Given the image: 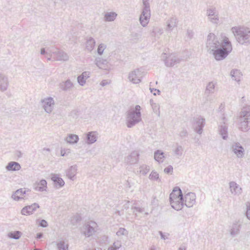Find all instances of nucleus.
Segmentation results:
<instances>
[{
	"label": "nucleus",
	"instance_id": "obj_24",
	"mask_svg": "<svg viewBox=\"0 0 250 250\" xmlns=\"http://www.w3.org/2000/svg\"><path fill=\"white\" fill-rule=\"evenodd\" d=\"M5 168L8 171H18L21 168V167L19 163L12 161L8 163Z\"/></svg>",
	"mask_w": 250,
	"mask_h": 250
},
{
	"label": "nucleus",
	"instance_id": "obj_21",
	"mask_svg": "<svg viewBox=\"0 0 250 250\" xmlns=\"http://www.w3.org/2000/svg\"><path fill=\"white\" fill-rule=\"evenodd\" d=\"M26 190L23 188H20L17 190L12 195V198L14 200L19 201L21 199H24V195L26 194Z\"/></svg>",
	"mask_w": 250,
	"mask_h": 250
},
{
	"label": "nucleus",
	"instance_id": "obj_5",
	"mask_svg": "<svg viewBox=\"0 0 250 250\" xmlns=\"http://www.w3.org/2000/svg\"><path fill=\"white\" fill-rule=\"evenodd\" d=\"M162 57L165 58L164 61L167 67H172L181 62V59L174 54L167 56L166 53H163Z\"/></svg>",
	"mask_w": 250,
	"mask_h": 250
},
{
	"label": "nucleus",
	"instance_id": "obj_58",
	"mask_svg": "<svg viewBox=\"0 0 250 250\" xmlns=\"http://www.w3.org/2000/svg\"><path fill=\"white\" fill-rule=\"evenodd\" d=\"M151 36L153 37L157 36V33H156V27H154L153 28L151 32Z\"/></svg>",
	"mask_w": 250,
	"mask_h": 250
},
{
	"label": "nucleus",
	"instance_id": "obj_38",
	"mask_svg": "<svg viewBox=\"0 0 250 250\" xmlns=\"http://www.w3.org/2000/svg\"><path fill=\"white\" fill-rule=\"evenodd\" d=\"M117 16V14L114 12H107L104 15V20L108 21H113Z\"/></svg>",
	"mask_w": 250,
	"mask_h": 250
},
{
	"label": "nucleus",
	"instance_id": "obj_20",
	"mask_svg": "<svg viewBox=\"0 0 250 250\" xmlns=\"http://www.w3.org/2000/svg\"><path fill=\"white\" fill-rule=\"evenodd\" d=\"M231 193L234 195H240L242 193V188L235 182L231 181L229 183Z\"/></svg>",
	"mask_w": 250,
	"mask_h": 250
},
{
	"label": "nucleus",
	"instance_id": "obj_64",
	"mask_svg": "<svg viewBox=\"0 0 250 250\" xmlns=\"http://www.w3.org/2000/svg\"><path fill=\"white\" fill-rule=\"evenodd\" d=\"M42 236H43L42 233L40 232V233H38L37 234V239H41L42 237Z\"/></svg>",
	"mask_w": 250,
	"mask_h": 250
},
{
	"label": "nucleus",
	"instance_id": "obj_1",
	"mask_svg": "<svg viewBox=\"0 0 250 250\" xmlns=\"http://www.w3.org/2000/svg\"><path fill=\"white\" fill-rule=\"evenodd\" d=\"M206 47L208 52L213 54L217 61L225 59L232 49L231 42L227 37L218 40L213 33H209L207 37Z\"/></svg>",
	"mask_w": 250,
	"mask_h": 250
},
{
	"label": "nucleus",
	"instance_id": "obj_62",
	"mask_svg": "<svg viewBox=\"0 0 250 250\" xmlns=\"http://www.w3.org/2000/svg\"><path fill=\"white\" fill-rule=\"evenodd\" d=\"M108 84V82L106 80H103L101 83V85L104 86Z\"/></svg>",
	"mask_w": 250,
	"mask_h": 250
},
{
	"label": "nucleus",
	"instance_id": "obj_48",
	"mask_svg": "<svg viewBox=\"0 0 250 250\" xmlns=\"http://www.w3.org/2000/svg\"><path fill=\"white\" fill-rule=\"evenodd\" d=\"M105 45L104 44H100L99 46H98V49H97V52H98V53L101 55L103 52H104V49H105Z\"/></svg>",
	"mask_w": 250,
	"mask_h": 250
},
{
	"label": "nucleus",
	"instance_id": "obj_37",
	"mask_svg": "<svg viewBox=\"0 0 250 250\" xmlns=\"http://www.w3.org/2000/svg\"><path fill=\"white\" fill-rule=\"evenodd\" d=\"M95 45V40L92 38L90 37L89 39L87 40L86 43V48L91 51L92 50Z\"/></svg>",
	"mask_w": 250,
	"mask_h": 250
},
{
	"label": "nucleus",
	"instance_id": "obj_23",
	"mask_svg": "<svg viewBox=\"0 0 250 250\" xmlns=\"http://www.w3.org/2000/svg\"><path fill=\"white\" fill-rule=\"evenodd\" d=\"M51 179L54 183L56 187L61 188L64 186V182L62 178H60L57 174H52Z\"/></svg>",
	"mask_w": 250,
	"mask_h": 250
},
{
	"label": "nucleus",
	"instance_id": "obj_40",
	"mask_svg": "<svg viewBox=\"0 0 250 250\" xmlns=\"http://www.w3.org/2000/svg\"><path fill=\"white\" fill-rule=\"evenodd\" d=\"M96 64L100 68H104V65L107 63V61L101 58H97L95 60Z\"/></svg>",
	"mask_w": 250,
	"mask_h": 250
},
{
	"label": "nucleus",
	"instance_id": "obj_18",
	"mask_svg": "<svg viewBox=\"0 0 250 250\" xmlns=\"http://www.w3.org/2000/svg\"><path fill=\"white\" fill-rule=\"evenodd\" d=\"M9 85L7 77L3 74L0 73V90L2 92L7 90Z\"/></svg>",
	"mask_w": 250,
	"mask_h": 250
},
{
	"label": "nucleus",
	"instance_id": "obj_17",
	"mask_svg": "<svg viewBox=\"0 0 250 250\" xmlns=\"http://www.w3.org/2000/svg\"><path fill=\"white\" fill-rule=\"evenodd\" d=\"M97 133L95 131L88 132L86 134L85 142L88 145H91L97 140Z\"/></svg>",
	"mask_w": 250,
	"mask_h": 250
},
{
	"label": "nucleus",
	"instance_id": "obj_27",
	"mask_svg": "<svg viewBox=\"0 0 250 250\" xmlns=\"http://www.w3.org/2000/svg\"><path fill=\"white\" fill-rule=\"evenodd\" d=\"M89 72L84 71L77 78L78 83L80 85L83 86L86 82V80L89 77Z\"/></svg>",
	"mask_w": 250,
	"mask_h": 250
},
{
	"label": "nucleus",
	"instance_id": "obj_30",
	"mask_svg": "<svg viewBox=\"0 0 250 250\" xmlns=\"http://www.w3.org/2000/svg\"><path fill=\"white\" fill-rule=\"evenodd\" d=\"M79 136L77 135L74 134H69L68 136L65 139V140L67 142V143L71 145L77 143L79 141Z\"/></svg>",
	"mask_w": 250,
	"mask_h": 250
},
{
	"label": "nucleus",
	"instance_id": "obj_33",
	"mask_svg": "<svg viewBox=\"0 0 250 250\" xmlns=\"http://www.w3.org/2000/svg\"><path fill=\"white\" fill-rule=\"evenodd\" d=\"M221 125L219 127V134L222 136L224 140H226L228 138V127L225 125Z\"/></svg>",
	"mask_w": 250,
	"mask_h": 250
},
{
	"label": "nucleus",
	"instance_id": "obj_43",
	"mask_svg": "<svg viewBox=\"0 0 250 250\" xmlns=\"http://www.w3.org/2000/svg\"><path fill=\"white\" fill-rule=\"evenodd\" d=\"M121 247V243L120 241L115 242L113 245L108 248V250H117Z\"/></svg>",
	"mask_w": 250,
	"mask_h": 250
},
{
	"label": "nucleus",
	"instance_id": "obj_50",
	"mask_svg": "<svg viewBox=\"0 0 250 250\" xmlns=\"http://www.w3.org/2000/svg\"><path fill=\"white\" fill-rule=\"evenodd\" d=\"M247 211L246 212V215L248 219L250 220V203H247Z\"/></svg>",
	"mask_w": 250,
	"mask_h": 250
},
{
	"label": "nucleus",
	"instance_id": "obj_15",
	"mask_svg": "<svg viewBox=\"0 0 250 250\" xmlns=\"http://www.w3.org/2000/svg\"><path fill=\"white\" fill-rule=\"evenodd\" d=\"M52 54L57 61H66L69 59L67 54L62 50L57 49L56 51H53Z\"/></svg>",
	"mask_w": 250,
	"mask_h": 250
},
{
	"label": "nucleus",
	"instance_id": "obj_51",
	"mask_svg": "<svg viewBox=\"0 0 250 250\" xmlns=\"http://www.w3.org/2000/svg\"><path fill=\"white\" fill-rule=\"evenodd\" d=\"M132 209H133V213L134 214H135V215H136V212H143L144 211V208H139V207H132Z\"/></svg>",
	"mask_w": 250,
	"mask_h": 250
},
{
	"label": "nucleus",
	"instance_id": "obj_36",
	"mask_svg": "<svg viewBox=\"0 0 250 250\" xmlns=\"http://www.w3.org/2000/svg\"><path fill=\"white\" fill-rule=\"evenodd\" d=\"M164 157V153L162 151L157 150L154 152V159L159 163H162Z\"/></svg>",
	"mask_w": 250,
	"mask_h": 250
},
{
	"label": "nucleus",
	"instance_id": "obj_34",
	"mask_svg": "<svg viewBox=\"0 0 250 250\" xmlns=\"http://www.w3.org/2000/svg\"><path fill=\"white\" fill-rule=\"evenodd\" d=\"M216 84V83H214L213 82H210L208 83L206 86L205 95L213 94L214 92V89Z\"/></svg>",
	"mask_w": 250,
	"mask_h": 250
},
{
	"label": "nucleus",
	"instance_id": "obj_14",
	"mask_svg": "<svg viewBox=\"0 0 250 250\" xmlns=\"http://www.w3.org/2000/svg\"><path fill=\"white\" fill-rule=\"evenodd\" d=\"M139 156V154L138 151H134L125 158V162L130 165L136 164L138 161Z\"/></svg>",
	"mask_w": 250,
	"mask_h": 250
},
{
	"label": "nucleus",
	"instance_id": "obj_41",
	"mask_svg": "<svg viewBox=\"0 0 250 250\" xmlns=\"http://www.w3.org/2000/svg\"><path fill=\"white\" fill-rule=\"evenodd\" d=\"M21 235V232L20 231H15L11 232L8 234V236L14 239H19Z\"/></svg>",
	"mask_w": 250,
	"mask_h": 250
},
{
	"label": "nucleus",
	"instance_id": "obj_32",
	"mask_svg": "<svg viewBox=\"0 0 250 250\" xmlns=\"http://www.w3.org/2000/svg\"><path fill=\"white\" fill-rule=\"evenodd\" d=\"M241 224H239L238 222L236 221L233 223L232 225V228L230 231L231 235L234 236L239 233L240 228L241 227Z\"/></svg>",
	"mask_w": 250,
	"mask_h": 250
},
{
	"label": "nucleus",
	"instance_id": "obj_25",
	"mask_svg": "<svg viewBox=\"0 0 250 250\" xmlns=\"http://www.w3.org/2000/svg\"><path fill=\"white\" fill-rule=\"evenodd\" d=\"M184 198L181 189L179 187H176L173 189L169 195V199Z\"/></svg>",
	"mask_w": 250,
	"mask_h": 250
},
{
	"label": "nucleus",
	"instance_id": "obj_56",
	"mask_svg": "<svg viewBox=\"0 0 250 250\" xmlns=\"http://www.w3.org/2000/svg\"><path fill=\"white\" fill-rule=\"evenodd\" d=\"M70 153V149H62L61 151V155L62 156H64L66 154V153Z\"/></svg>",
	"mask_w": 250,
	"mask_h": 250
},
{
	"label": "nucleus",
	"instance_id": "obj_49",
	"mask_svg": "<svg viewBox=\"0 0 250 250\" xmlns=\"http://www.w3.org/2000/svg\"><path fill=\"white\" fill-rule=\"evenodd\" d=\"M194 32L192 30L189 29L187 30L186 36L189 40H190L192 38Z\"/></svg>",
	"mask_w": 250,
	"mask_h": 250
},
{
	"label": "nucleus",
	"instance_id": "obj_2",
	"mask_svg": "<svg viewBox=\"0 0 250 250\" xmlns=\"http://www.w3.org/2000/svg\"><path fill=\"white\" fill-rule=\"evenodd\" d=\"M231 31L237 41L242 45L250 44V29L245 27H233Z\"/></svg>",
	"mask_w": 250,
	"mask_h": 250
},
{
	"label": "nucleus",
	"instance_id": "obj_7",
	"mask_svg": "<svg viewBox=\"0 0 250 250\" xmlns=\"http://www.w3.org/2000/svg\"><path fill=\"white\" fill-rule=\"evenodd\" d=\"M206 15L210 22L214 24L218 23L219 17L215 8H208L207 10Z\"/></svg>",
	"mask_w": 250,
	"mask_h": 250
},
{
	"label": "nucleus",
	"instance_id": "obj_4",
	"mask_svg": "<svg viewBox=\"0 0 250 250\" xmlns=\"http://www.w3.org/2000/svg\"><path fill=\"white\" fill-rule=\"evenodd\" d=\"M143 8L139 17V21L143 27H146L149 22L150 17L149 0H143Z\"/></svg>",
	"mask_w": 250,
	"mask_h": 250
},
{
	"label": "nucleus",
	"instance_id": "obj_55",
	"mask_svg": "<svg viewBox=\"0 0 250 250\" xmlns=\"http://www.w3.org/2000/svg\"><path fill=\"white\" fill-rule=\"evenodd\" d=\"M39 225L42 227L45 228L48 226V223L46 220L42 219L40 221Z\"/></svg>",
	"mask_w": 250,
	"mask_h": 250
},
{
	"label": "nucleus",
	"instance_id": "obj_19",
	"mask_svg": "<svg viewBox=\"0 0 250 250\" xmlns=\"http://www.w3.org/2000/svg\"><path fill=\"white\" fill-rule=\"evenodd\" d=\"M250 114V105L243 107L242 109L239 116V121H247L249 117L248 116Z\"/></svg>",
	"mask_w": 250,
	"mask_h": 250
},
{
	"label": "nucleus",
	"instance_id": "obj_45",
	"mask_svg": "<svg viewBox=\"0 0 250 250\" xmlns=\"http://www.w3.org/2000/svg\"><path fill=\"white\" fill-rule=\"evenodd\" d=\"M149 178L151 180H158L159 179V174L154 171H152L149 176Z\"/></svg>",
	"mask_w": 250,
	"mask_h": 250
},
{
	"label": "nucleus",
	"instance_id": "obj_3",
	"mask_svg": "<svg viewBox=\"0 0 250 250\" xmlns=\"http://www.w3.org/2000/svg\"><path fill=\"white\" fill-rule=\"evenodd\" d=\"M141 108L139 105H136L134 108L126 112V123L128 128L132 127L141 121Z\"/></svg>",
	"mask_w": 250,
	"mask_h": 250
},
{
	"label": "nucleus",
	"instance_id": "obj_63",
	"mask_svg": "<svg viewBox=\"0 0 250 250\" xmlns=\"http://www.w3.org/2000/svg\"><path fill=\"white\" fill-rule=\"evenodd\" d=\"M149 89H150L151 92H152L153 91H157V92H158V95H159L160 92H161L160 91L159 89H155V88H154L150 87Z\"/></svg>",
	"mask_w": 250,
	"mask_h": 250
},
{
	"label": "nucleus",
	"instance_id": "obj_35",
	"mask_svg": "<svg viewBox=\"0 0 250 250\" xmlns=\"http://www.w3.org/2000/svg\"><path fill=\"white\" fill-rule=\"evenodd\" d=\"M73 86V84L70 80H67L65 82L61 83L60 87L61 89L63 91H68L70 90Z\"/></svg>",
	"mask_w": 250,
	"mask_h": 250
},
{
	"label": "nucleus",
	"instance_id": "obj_61",
	"mask_svg": "<svg viewBox=\"0 0 250 250\" xmlns=\"http://www.w3.org/2000/svg\"><path fill=\"white\" fill-rule=\"evenodd\" d=\"M206 95V100L207 101H209V102H211L213 100V98L212 97H210L209 96V94H208V95Z\"/></svg>",
	"mask_w": 250,
	"mask_h": 250
},
{
	"label": "nucleus",
	"instance_id": "obj_12",
	"mask_svg": "<svg viewBox=\"0 0 250 250\" xmlns=\"http://www.w3.org/2000/svg\"><path fill=\"white\" fill-rule=\"evenodd\" d=\"M184 205L188 208L192 207L195 203L196 196L194 193L189 192L184 198Z\"/></svg>",
	"mask_w": 250,
	"mask_h": 250
},
{
	"label": "nucleus",
	"instance_id": "obj_60",
	"mask_svg": "<svg viewBox=\"0 0 250 250\" xmlns=\"http://www.w3.org/2000/svg\"><path fill=\"white\" fill-rule=\"evenodd\" d=\"M159 233L160 234V235L161 236V239H164V240L167 239V237H166L165 236V235L164 234V233H163L162 231H159Z\"/></svg>",
	"mask_w": 250,
	"mask_h": 250
},
{
	"label": "nucleus",
	"instance_id": "obj_8",
	"mask_svg": "<svg viewBox=\"0 0 250 250\" xmlns=\"http://www.w3.org/2000/svg\"><path fill=\"white\" fill-rule=\"evenodd\" d=\"M42 106L48 113H51L54 108V101L53 98L48 97L41 100Z\"/></svg>",
	"mask_w": 250,
	"mask_h": 250
},
{
	"label": "nucleus",
	"instance_id": "obj_57",
	"mask_svg": "<svg viewBox=\"0 0 250 250\" xmlns=\"http://www.w3.org/2000/svg\"><path fill=\"white\" fill-rule=\"evenodd\" d=\"M157 36L161 35L163 33V30L160 28L156 27Z\"/></svg>",
	"mask_w": 250,
	"mask_h": 250
},
{
	"label": "nucleus",
	"instance_id": "obj_11",
	"mask_svg": "<svg viewBox=\"0 0 250 250\" xmlns=\"http://www.w3.org/2000/svg\"><path fill=\"white\" fill-rule=\"evenodd\" d=\"M169 201L172 208L176 210H181L184 206V198L169 199Z\"/></svg>",
	"mask_w": 250,
	"mask_h": 250
},
{
	"label": "nucleus",
	"instance_id": "obj_16",
	"mask_svg": "<svg viewBox=\"0 0 250 250\" xmlns=\"http://www.w3.org/2000/svg\"><path fill=\"white\" fill-rule=\"evenodd\" d=\"M205 125V119L202 118H197L195 119V130L199 134H201Z\"/></svg>",
	"mask_w": 250,
	"mask_h": 250
},
{
	"label": "nucleus",
	"instance_id": "obj_46",
	"mask_svg": "<svg viewBox=\"0 0 250 250\" xmlns=\"http://www.w3.org/2000/svg\"><path fill=\"white\" fill-rule=\"evenodd\" d=\"M183 151V147L181 146H178L174 151V153L176 155L181 156L182 155Z\"/></svg>",
	"mask_w": 250,
	"mask_h": 250
},
{
	"label": "nucleus",
	"instance_id": "obj_44",
	"mask_svg": "<svg viewBox=\"0 0 250 250\" xmlns=\"http://www.w3.org/2000/svg\"><path fill=\"white\" fill-rule=\"evenodd\" d=\"M149 170V167L145 165H143L140 167V172L144 175L146 174Z\"/></svg>",
	"mask_w": 250,
	"mask_h": 250
},
{
	"label": "nucleus",
	"instance_id": "obj_54",
	"mask_svg": "<svg viewBox=\"0 0 250 250\" xmlns=\"http://www.w3.org/2000/svg\"><path fill=\"white\" fill-rule=\"evenodd\" d=\"M52 51L50 49V48H48L47 49V51L45 50V49L44 48H42L41 50V54L42 55H45V54L48 53L51 54L52 53Z\"/></svg>",
	"mask_w": 250,
	"mask_h": 250
},
{
	"label": "nucleus",
	"instance_id": "obj_47",
	"mask_svg": "<svg viewBox=\"0 0 250 250\" xmlns=\"http://www.w3.org/2000/svg\"><path fill=\"white\" fill-rule=\"evenodd\" d=\"M126 232L127 231L125 229L121 228L116 232V234L118 236L125 235L127 234Z\"/></svg>",
	"mask_w": 250,
	"mask_h": 250
},
{
	"label": "nucleus",
	"instance_id": "obj_22",
	"mask_svg": "<svg viewBox=\"0 0 250 250\" xmlns=\"http://www.w3.org/2000/svg\"><path fill=\"white\" fill-rule=\"evenodd\" d=\"M47 188V182L44 179L41 180L39 182L36 183L34 185V188L37 191H43L46 190Z\"/></svg>",
	"mask_w": 250,
	"mask_h": 250
},
{
	"label": "nucleus",
	"instance_id": "obj_31",
	"mask_svg": "<svg viewBox=\"0 0 250 250\" xmlns=\"http://www.w3.org/2000/svg\"><path fill=\"white\" fill-rule=\"evenodd\" d=\"M76 166H71L66 172L67 177L71 180H74V177L76 174Z\"/></svg>",
	"mask_w": 250,
	"mask_h": 250
},
{
	"label": "nucleus",
	"instance_id": "obj_6",
	"mask_svg": "<svg viewBox=\"0 0 250 250\" xmlns=\"http://www.w3.org/2000/svg\"><path fill=\"white\" fill-rule=\"evenodd\" d=\"M97 224L95 222L91 221L85 224L83 227L82 232L86 237L92 236L95 232V228Z\"/></svg>",
	"mask_w": 250,
	"mask_h": 250
},
{
	"label": "nucleus",
	"instance_id": "obj_13",
	"mask_svg": "<svg viewBox=\"0 0 250 250\" xmlns=\"http://www.w3.org/2000/svg\"><path fill=\"white\" fill-rule=\"evenodd\" d=\"M40 208V206L37 203H33L31 205L27 206L22 208L21 210V213L23 215H30L36 210L37 208Z\"/></svg>",
	"mask_w": 250,
	"mask_h": 250
},
{
	"label": "nucleus",
	"instance_id": "obj_29",
	"mask_svg": "<svg viewBox=\"0 0 250 250\" xmlns=\"http://www.w3.org/2000/svg\"><path fill=\"white\" fill-rule=\"evenodd\" d=\"M230 75L233 80L237 82L240 81V78L242 76L241 72L237 69H232L230 73Z\"/></svg>",
	"mask_w": 250,
	"mask_h": 250
},
{
	"label": "nucleus",
	"instance_id": "obj_59",
	"mask_svg": "<svg viewBox=\"0 0 250 250\" xmlns=\"http://www.w3.org/2000/svg\"><path fill=\"white\" fill-rule=\"evenodd\" d=\"M129 201H127L123 206V208L125 209H127L129 208Z\"/></svg>",
	"mask_w": 250,
	"mask_h": 250
},
{
	"label": "nucleus",
	"instance_id": "obj_42",
	"mask_svg": "<svg viewBox=\"0 0 250 250\" xmlns=\"http://www.w3.org/2000/svg\"><path fill=\"white\" fill-rule=\"evenodd\" d=\"M81 219V216L79 214H75L71 218V223L73 225H75L78 222H80Z\"/></svg>",
	"mask_w": 250,
	"mask_h": 250
},
{
	"label": "nucleus",
	"instance_id": "obj_10",
	"mask_svg": "<svg viewBox=\"0 0 250 250\" xmlns=\"http://www.w3.org/2000/svg\"><path fill=\"white\" fill-rule=\"evenodd\" d=\"M232 151L236 155L237 157L242 158L245 154V150L242 146L239 143H233L231 147Z\"/></svg>",
	"mask_w": 250,
	"mask_h": 250
},
{
	"label": "nucleus",
	"instance_id": "obj_53",
	"mask_svg": "<svg viewBox=\"0 0 250 250\" xmlns=\"http://www.w3.org/2000/svg\"><path fill=\"white\" fill-rule=\"evenodd\" d=\"M164 172L167 174H171L173 172V167L171 166H168L165 168Z\"/></svg>",
	"mask_w": 250,
	"mask_h": 250
},
{
	"label": "nucleus",
	"instance_id": "obj_39",
	"mask_svg": "<svg viewBox=\"0 0 250 250\" xmlns=\"http://www.w3.org/2000/svg\"><path fill=\"white\" fill-rule=\"evenodd\" d=\"M58 250H68V245L64 241H60L57 244Z\"/></svg>",
	"mask_w": 250,
	"mask_h": 250
},
{
	"label": "nucleus",
	"instance_id": "obj_26",
	"mask_svg": "<svg viewBox=\"0 0 250 250\" xmlns=\"http://www.w3.org/2000/svg\"><path fill=\"white\" fill-rule=\"evenodd\" d=\"M249 115V121H239V128L244 132L247 131L250 129V114Z\"/></svg>",
	"mask_w": 250,
	"mask_h": 250
},
{
	"label": "nucleus",
	"instance_id": "obj_28",
	"mask_svg": "<svg viewBox=\"0 0 250 250\" xmlns=\"http://www.w3.org/2000/svg\"><path fill=\"white\" fill-rule=\"evenodd\" d=\"M177 20L175 17L171 18L167 22V25L166 30L170 32L173 28L177 26Z\"/></svg>",
	"mask_w": 250,
	"mask_h": 250
},
{
	"label": "nucleus",
	"instance_id": "obj_52",
	"mask_svg": "<svg viewBox=\"0 0 250 250\" xmlns=\"http://www.w3.org/2000/svg\"><path fill=\"white\" fill-rule=\"evenodd\" d=\"M179 135L182 138H183L188 136V133L186 129H183L179 132Z\"/></svg>",
	"mask_w": 250,
	"mask_h": 250
},
{
	"label": "nucleus",
	"instance_id": "obj_9",
	"mask_svg": "<svg viewBox=\"0 0 250 250\" xmlns=\"http://www.w3.org/2000/svg\"><path fill=\"white\" fill-rule=\"evenodd\" d=\"M142 77L141 71L139 69H136L129 74L128 79L133 83H138L141 82Z\"/></svg>",
	"mask_w": 250,
	"mask_h": 250
}]
</instances>
